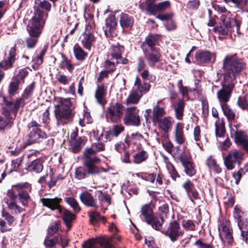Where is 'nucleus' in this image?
Segmentation results:
<instances>
[{"label":"nucleus","instance_id":"nucleus-1","mask_svg":"<svg viewBox=\"0 0 248 248\" xmlns=\"http://www.w3.org/2000/svg\"><path fill=\"white\" fill-rule=\"evenodd\" d=\"M246 65L236 55H227L223 60V79L222 88L218 91L217 97L220 106L227 105L234 87L235 79Z\"/></svg>","mask_w":248,"mask_h":248},{"label":"nucleus","instance_id":"nucleus-2","mask_svg":"<svg viewBox=\"0 0 248 248\" xmlns=\"http://www.w3.org/2000/svg\"><path fill=\"white\" fill-rule=\"evenodd\" d=\"M105 150V144L102 141L92 144L91 147L86 148L83 155V165L87 169L89 174H96L101 171V169L96 164L100 159L94 154Z\"/></svg>","mask_w":248,"mask_h":248},{"label":"nucleus","instance_id":"nucleus-3","mask_svg":"<svg viewBox=\"0 0 248 248\" xmlns=\"http://www.w3.org/2000/svg\"><path fill=\"white\" fill-rule=\"evenodd\" d=\"M71 103L69 99H61V103L56 107L54 114L58 126L66 124L68 120L73 115L70 109Z\"/></svg>","mask_w":248,"mask_h":248},{"label":"nucleus","instance_id":"nucleus-4","mask_svg":"<svg viewBox=\"0 0 248 248\" xmlns=\"http://www.w3.org/2000/svg\"><path fill=\"white\" fill-rule=\"evenodd\" d=\"M47 13L43 11L37 10L35 16L33 17L31 23L28 26V31L30 35L33 37H38L41 33V30L44 26L46 18L47 17Z\"/></svg>","mask_w":248,"mask_h":248},{"label":"nucleus","instance_id":"nucleus-5","mask_svg":"<svg viewBox=\"0 0 248 248\" xmlns=\"http://www.w3.org/2000/svg\"><path fill=\"white\" fill-rule=\"evenodd\" d=\"M243 155L244 153L241 151L235 149L231 150L224 158L225 166L229 170H233L234 168V163H237L238 166L240 165Z\"/></svg>","mask_w":248,"mask_h":248},{"label":"nucleus","instance_id":"nucleus-6","mask_svg":"<svg viewBox=\"0 0 248 248\" xmlns=\"http://www.w3.org/2000/svg\"><path fill=\"white\" fill-rule=\"evenodd\" d=\"M39 125L35 121H32L28 124V141L31 144L37 142L41 138L45 137V133L39 128Z\"/></svg>","mask_w":248,"mask_h":248},{"label":"nucleus","instance_id":"nucleus-7","mask_svg":"<svg viewBox=\"0 0 248 248\" xmlns=\"http://www.w3.org/2000/svg\"><path fill=\"white\" fill-rule=\"evenodd\" d=\"M117 239L120 240L119 236H117L111 238L103 237L100 238L98 242L100 244L102 248H112V244L114 243V239ZM97 241L96 240L91 239L85 242L82 245L83 248H95V245Z\"/></svg>","mask_w":248,"mask_h":248},{"label":"nucleus","instance_id":"nucleus-8","mask_svg":"<svg viewBox=\"0 0 248 248\" xmlns=\"http://www.w3.org/2000/svg\"><path fill=\"white\" fill-rule=\"evenodd\" d=\"M123 114V106L119 103H114L111 104L108 108L106 117L112 122H116L120 119Z\"/></svg>","mask_w":248,"mask_h":248},{"label":"nucleus","instance_id":"nucleus-9","mask_svg":"<svg viewBox=\"0 0 248 248\" xmlns=\"http://www.w3.org/2000/svg\"><path fill=\"white\" fill-rule=\"evenodd\" d=\"M143 51L150 67H154L155 64L160 61L161 55L157 48L144 49Z\"/></svg>","mask_w":248,"mask_h":248},{"label":"nucleus","instance_id":"nucleus-10","mask_svg":"<svg viewBox=\"0 0 248 248\" xmlns=\"http://www.w3.org/2000/svg\"><path fill=\"white\" fill-rule=\"evenodd\" d=\"M234 126L236 129H234L232 127L231 128V137L234 139L237 144L242 146L244 150L248 152V136L244 132L237 130L236 125Z\"/></svg>","mask_w":248,"mask_h":248},{"label":"nucleus","instance_id":"nucleus-11","mask_svg":"<svg viewBox=\"0 0 248 248\" xmlns=\"http://www.w3.org/2000/svg\"><path fill=\"white\" fill-rule=\"evenodd\" d=\"M163 233L168 236L171 241L174 242L179 236L183 234L184 232L179 223L176 221H173L170 223L168 229L164 231Z\"/></svg>","mask_w":248,"mask_h":248},{"label":"nucleus","instance_id":"nucleus-12","mask_svg":"<svg viewBox=\"0 0 248 248\" xmlns=\"http://www.w3.org/2000/svg\"><path fill=\"white\" fill-rule=\"evenodd\" d=\"M137 107L127 108L125 110V114L124 119V123L128 125L138 126L140 124L139 115L136 112Z\"/></svg>","mask_w":248,"mask_h":248},{"label":"nucleus","instance_id":"nucleus-13","mask_svg":"<svg viewBox=\"0 0 248 248\" xmlns=\"http://www.w3.org/2000/svg\"><path fill=\"white\" fill-rule=\"evenodd\" d=\"M124 46L119 44L112 45L111 49L108 55V58L111 60H116V62L118 63H126L127 60L122 57V54L124 52Z\"/></svg>","mask_w":248,"mask_h":248},{"label":"nucleus","instance_id":"nucleus-14","mask_svg":"<svg viewBox=\"0 0 248 248\" xmlns=\"http://www.w3.org/2000/svg\"><path fill=\"white\" fill-rule=\"evenodd\" d=\"M221 20V22L219 26L216 27L215 30L218 33L224 35L231 31L232 27L235 25V22L233 19L224 17L223 16H222Z\"/></svg>","mask_w":248,"mask_h":248},{"label":"nucleus","instance_id":"nucleus-15","mask_svg":"<svg viewBox=\"0 0 248 248\" xmlns=\"http://www.w3.org/2000/svg\"><path fill=\"white\" fill-rule=\"evenodd\" d=\"M15 117V113L10 112L4 108L2 115L0 116V129H3L11 127Z\"/></svg>","mask_w":248,"mask_h":248},{"label":"nucleus","instance_id":"nucleus-16","mask_svg":"<svg viewBox=\"0 0 248 248\" xmlns=\"http://www.w3.org/2000/svg\"><path fill=\"white\" fill-rule=\"evenodd\" d=\"M195 58L199 64H204L210 62L212 60L215 61L216 55L209 51H198L195 56Z\"/></svg>","mask_w":248,"mask_h":248},{"label":"nucleus","instance_id":"nucleus-17","mask_svg":"<svg viewBox=\"0 0 248 248\" xmlns=\"http://www.w3.org/2000/svg\"><path fill=\"white\" fill-rule=\"evenodd\" d=\"M42 204L51 210H58V212L62 207L60 205L62 199L60 198L55 197L54 198H42L41 199Z\"/></svg>","mask_w":248,"mask_h":248},{"label":"nucleus","instance_id":"nucleus-18","mask_svg":"<svg viewBox=\"0 0 248 248\" xmlns=\"http://www.w3.org/2000/svg\"><path fill=\"white\" fill-rule=\"evenodd\" d=\"M16 55L15 48L11 47L8 56L0 62V67L4 70L12 68L16 60Z\"/></svg>","mask_w":248,"mask_h":248},{"label":"nucleus","instance_id":"nucleus-19","mask_svg":"<svg viewBox=\"0 0 248 248\" xmlns=\"http://www.w3.org/2000/svg\"><path fill=\"white\" fill-rule=\"evenodd\" d=\"M117 22L115 16H109L106 20L105 26L103 27L105 34L107 37H112L117 27Z\"/></svg>","mask_w":248,"mask_h":248},{"label":"nucleus","instance_id":"nucleus-20","mask_svg":"<svg viewBox=\"0 0 248 248\" xmlns=\"http://www.w3.org/2000/svg\"><path fill=\"white\" fill-rule=\"evenodd\" d=\"M62 240V236L60 234H57L54 236L48 234L45 237L44 245L46 248H56L57 245H63Z\"/></svg>","mask_w":248,"mask_h":248},{"label":"nucleus","instance_id":"nucleus-21","mask_svg":"<svg viewBox=\"0 0 248 248\" xmlns=\"http://www.w3.org/2000/svg\"><path fill=\"white\" fill-rule=\"evenodd\" d=\"M180 160L184 168V171L186 175L192 176L196 174V170L193 163L185 155L180 157Z\"/></svg>","mask_w":248,"mask_h":248},{"label":"nucleus","instance_id":"nucleus-22","mask_svg":"<svg viewBox=\"0 0 248 248\" xmlns=\"http://www.w3.org/2000/svg\"><path fill=\"white\" fill-rule=\"evenodd\" d=\"M79 198L85 205L95 209L98 207L96 199L89 192L86 191L80 193Z\"/></svg>","mask_w":248,"mask_h":248},{"label":"nucleus","instance_id":"nucleus-23","mask_svg":"<svg viewBox=\"0 0 248 248\" xmlns=\"http://www.w3.org/2000/svg\"><path fill=\"white\" fill-rule=\"evenodd\" d=\"M94 41L95 37L93 34L87 28L81 37V42L82 45L86 49L90 50Z\"/></svg>","mask_w":248,"mask_h":248},{"label":"nucleus","instance_id":"nucleus-24","mask_svg":"<svg viewBox=\"0 0 248 248\" xmlns=\"http://www.w3.org/2000/svg\"><path fill=\"white\" fill-rule=\"evenodd\" d=\"M140 217L146 223H150L155 215L150 204L143 205L140 209Z\"/></svg>","mask_w":248,"mask_h":248},{"label":"nucleus","instance_id":"nucleus-25","mask_svg":"<svg viewBox=\"0 0 248 248\" xmlns=\"http://www.w3.org/2000/svg\"><path fill=\"white\" fill-rule=\"evenodd\" d=\"M157 123H158V128L164 131L165 134H166L171 130L174 123V121L172 118L167 117L160 119L157 122ZM165 136L167 137V135H165Z\"/></svg>","mask_w":248,"mask_h":248},{"label":"nucleus","instance_id":"nucleus-26","mask_svg":"<svg viewBox=\"0 0 248 248\" xmlns=\"http://www.w3.org/2000/svg\"><path fill=\"white\" fill-rule=\"evenodd\" d=\"M59 214L63 219L66 226L70 228L72 226L73 221L75 219V215L63 207L60 210Z\"/></svg>","mask_w":248,"mask_h":248},{"label":"nucleus","instance_id":"nucleus-27","mask_svg":"<svg viewBox=\"0 0 248 248\" xmlns=\"http://www.w3.org/2000/svg\"><path fill=\"white\" fill-rule=\"evenodd\" d=\"M219 231V236L223 240H225L228 243H231L232 241V229L230 228L227 224H222L221 230Z\"/></svg>","mask_w":248,"mask_h":248},{"label":"nucleus","instance_id":"nucleus-28","mask_svg":"<svg viewBox=\"0 0 248 248\" xmlns=\"http://www.w3.org/2000/svg\"><path fill=\"white\" fill-rule=\"evenodd\" d=\"M150 88V85L149 83L146 82H141L140 78L137 77L136 78L135 82H134V87L133 89L138 91L139 93H141L142 95L146 93L149 91Z\"/></svg>","mask_w":248,"mask_h":248},{"label":"nucleus","instance_id":"nucleus-29","mask_svg":"<svg viewBox=\"0 0 248 248\" xmlns=\"http://www.w3.org/2000/svg\"><path fill=\"white\" fill-rule=\"evenodd\" d=\"M3 98L6 105L5 108L9 110L10 112L14 113L15 111H16L19 107L23 106L24 104V100L21 98H18L15 103L5 100V97H3Z\"/></svg>","mask_w":248,"mask_h":248},{"label":"nucleus","instance_id":"nucleus-30","mask_svg":"<svg viewBox=\"0 0 248 248\" xmlns=\"http://www.w3.org/2000/svg\"><path fill=\"white\" fill-rule=\"evenodd\" d=\"M106 92L103 84L97 86L95 91V96L98 103L102 105H104L106 103L105 97Z\"/></svg>","mask_w":248,"mask_h":248},{"label":"nucleus","instance_id":"nucleus-31","mask_svg":"<svg viewBox=\"0 0 248 248\" xmlns=\"http://www.w3.org/2000/svg\"><path fill=\"white\" fill-rule=\"evenodd\" d=\"M92 132L93 137L97 140L102 141L103 142L110 141L113 137L110 130L109 131H103L99 136L98 135V131L93 130Z\"/></svg>","mask_w":248,"mask_h":248},{"label":"nucleus","instance_id":"nucleus-32","mask_svg":"<svg viewBox=\"0 0 248 248\" xmlns=\"http://www.w3.org/2000/svg\"><path fill=\"white\" fill-rule=\"evenodd\" d=\"M175 140L179 144H183L185 140L183 133V125L180 123H178L175 126Z\"/></svg>","mask_w":248,"mask_h":248},{"label":"nucleus","instance_id":"nucleus-33","mask_svg":"<svg viewBox=\"0 0 248 248\" xmlns=\"http://www.w3.org/2000/svg\"><path fill=\"white\" fill-rule=\"evenodd\" d=\"M159 103V101H158L157 105L154 107L153 109V121L154 123H157L166 114L164 108L158 106Z\"/></svg>","mask_w":248,"mask_h":248},{"label":"nucleus","instance_id":"nucleus-34","mask_svg":"<svg viewBox=\"0 0 248 248\" xmlns=\"http://www.w3.org/2000/svg\"><path fill=\"white\" fill-rule=\"evenodd\" d=\"M185 105L184 101L183 99H180L173 107L175 117L178 120L183 119Z\"/></svg>","mask_w":248,"mask_h":248},{"label":"nucleus","instance_id":"nucleus-35","mask_svg":"<svg viewBox=\"0 0 248 248\" xmlns=\"http://www.w3.org/2000/svg\"><path fill=\"white\" fill-rule=\"evenodd\" d=\"M142 96L141 93H139L138 91H136L133 89L126 99V105H128L129 104L138 103Z\"/></svg>","mask_w":248,"mask_h":248},{"label":"nucleus","instance_id":"nucleus-36","mask_svg":"<svg viewBox=\"0 0 248 248\" xmlns=\"http://www.w3.org/2000/svg\"><path fill=\"white\" fill-rule=\"evenodd\" d=\"M43 169V161L41 159H37L32 161L28 166L29 171L38 173L41 172Z\"/></svg>","mask_w":248,"mask_h":248},{"label":"nucleus","instance_id":"nucleus-37","mask_svg":"<svg viewBox=\"0 0 248 248\" xmlns=\"http://www.w3.org/2000/svg\"><path fill=\"white\" fill-rule=\"evenodd\" d=\"M120 22L122 28H129L133 26L134 19L127 14L122 13L120 15Z\"/></svg>","mask_w":248,"mask_h":248},{"label":"nucleus","instance_id":"nucleus-38","mask_svg":"<svg viewBox=\"0 0 248 248\" xmlns=\"http://www.w3.org/2000/svg\"><path fill=\"white\" fill-rule=\"evenodd\" d=\"M90 217V222L93 225H96L99 221H101L103 223L106 222L104 217H101L99 214L95 210L88 212Z\"/></svg>","mask_w":248,"mask_h":248},{"label":"nucleus","instance_id":"nucleus-39","mask_svg":"<svg viewBox=\"0 0 248 248\" xmlns=\"http://www.w3.org/2000/svg\"><path fill=\"white\" fill-rule=\"evenodd\" d=\"M224 115L230 122H234L236 120V114L234 111L227 104L221 106Z\"/></svg>","mask_w":248,"mask_h":248},{"label":"nucleus","instance_id":"nucleus-40","mask_svg":"<svg viewBox=\"0 0 248 248\" xmlns=\"http://www.w3.org/2000/svg\"><path fill=\"white\" fill-rule=\"evenodd\" d=\"M143 138L142 135L139 132L127 134L124 140L126 144L129 145L130 143H136L138 141L141 140Z\"/></svg>","mask_w":248,"mask_h":248},{"label":"nucleus","instance_id":"nucleus-41","mask_svg":"<svg viewBox=\"0 0 248 248\" xmlns=\"http://www.w3.org/2000/svg\"><path fill=\"white\" fill-rule=\"evenodd\" d=\"M34 3L35 6L34 7L35 10L36 11L37 10H39V8H41L44 10H45L47 12H49L51 9V3L46 0H35ZM40 10H41L40 9Z\"/></svg>","mask_w":248,"mask_h":248},{"label":"nucleus","instance_id":"nucleus-42","mask_svg":"<svg viewBox=\"0 0 248 248\" xmlns=\"http://www.w3.org/2000/svg\"><path fill=\"white\" fill-rule=\"evenodd\" d=\"M149 154L147 151L141 150L139 151L134 155V163L140 164L145 161L148 158Z\"/></svg>","mask_w":248,"mask_h":248},{"label":"nucleus","instance_id":"nucleus-43","mask_svg":"<svg viewBox=\"0 0 248 248\" xmlns=\"http://www.w3.org/2000/svg\"><path fill=\"white\" fill-rule=\"evenodd\" d=\"M157 41V36L151 35L146 38L145 42L143 44L142 49H149V48H155V45Z\"/></svg>","mask_w":248,"mask_h":248},{"label":"nucleus","instance_id":"nucleus-44","mask_svg":"<svg viewBox=\"0 0 248 248\" xmlns=\"http://www.w3.org/2000/svg\"><path fill=\"white\" fill-rule=\"evenodd\" d=\"M20 83L18 79H15L14 78L13 79L8 87V93L9 95L13 96L17 93Z\"/></svg>","mask_w":248,"mask_h":248},{"label":"nucleus","instance_id":"nucleus-45","mask_svg":"<svg viewBox=\"0 0 248 248\" xmlns=\"http://www.w3.org/2000/svg\"><path fill=\"white\" fill-rule=\"evenodd\" d=\"M18 199L22 205L26 206L31 201L30 196L26 190L19 191L17 194Z\"/></svg>","mask_w":248,"mask_h":248},{"label":"nucleus","instance_id":"nucleus-46","mask_svg":"<svg viewBox=\"0 0 248 248\" xmlns=\"http://www.w3.org/2000/svg\"><path fill=\"white\" fill-rule=\"evenodd\" d=\"M6 204L8 208L13 214H20L23 210L21 207L17 205L16 202H13V201H7Z\"/></svg>","mask_w":248,"mask_h":248},{"label":"nucleus","instance_id":"nucleus-47","mask_svg":"<svg viewBox=\"0 0 248 248\" xmlns=\"http://www.w3.org/2000/svg\"><path fill=\"white\" fill-rule=\"evenodd\" d=\"M64 201L73 208L75 212L78 213L81 210L78 202L73 197H66L64 198Z\"/></svg>","mask_w":248,"mask_h":248},{"label":"nucleus","instance_id":"nucleus-48","mask_svg":"<svg viewBox=\"0 0 248 248\" xmlns=\"http://www.w3.org/2000/svg\"><path fill=\"white\" fill-rule=\"evenodd\" d=\"M73 51L76 59L79 61L84 60L87 56V54L78 45L74 46Z\"/></svg>","mask_w":248,"mask_h":248},{"label":"nucleus","instance_id":"nucleus-49","mask_svg":"<svg viewBox=\"0 0 248 248\" xmlns=\"http://www.w3.org/2000/svg\"><path fill=\"white\" fill-rule=\"evenodd\" d=\"M215 126L216 136L219 137H223L225 133L224 122L223 120L216 121Z\"/></svg>","mask_w":248,"mask_h":248},{"label":"nucleus","instance_id":"nucleus-50","mask_svg":"<svg viewBox=\"0 0 248 248\" xmlns=\"http://www.w3.org/2000/svg\"><path fill=\"white\" fill-rule=\"evenodd\" d=\"M97 196L98 200L101 204L107 203L108 205L110 204V198L107 193H103L101 191L97 190L95 192Z\"/></svg>","mask_w":248,"mask_h":248},{"label":"nucleus","instance_id":"nucleus-51","mask_svg":"<svg viewBox=\"0 0 248 248\" xmlns=\"http://www.w3.org/2000/svg\"><path fill=\"white\" fill-rule=\"evenodd\" d=\"M163 221V219L161 217H155L154 215L151 222L147 223L151 225L152 227L155 230H159L162 228Z\"/></svg>","mask_w":248,"mask_h":248},{"label":"nucleus","instance_id":"nucleus-52","mask_svg":"<svg viewBox=\"0 0 248 248\" xmlns=\"http://www.w3.org/2000/svg\"><path fill=\"white\" fill-rule=\"evenodd\" d=\"M85 144V138L79 137L73 141L72 149L74 153L78 152Z\"/></svg>","mask_w":248,"mask_h":248},{"label":"nucleus","instance_id":"nucleus-53","mask_svg":"<svg viewBox=\"0 0 248 248\" xmlns=\"http://www.w3.org/2000/svg\"><path fill=\"white\" fill-rule=\"evenodd\" d=\"M124 130V127L122 124H114L110 129L113 136L115 137H117Z\"/></svg>","mask_w":248,"mask_h":248},{"label":"nucleus","instance_id":"nucleus-54","mask_svg":"<svg viewBox=\"0 0 248 248\" xmlns=\"http://www.w3.org/2000/svg\"><path fill=\"white\" fill-rule=\"evenodd\" d=\"M28 74V71L27 70V68L21 69L18 71V73L14 78L15 79H18L20 83H24V78Z\"/></svg>","mask_w":248,"mask_h":248},{"label":"nucleus","instance_id":"nucleus-55","mask_svg":"<svg viewBox=\"0 0 248 248\" xmlns=\"http://www.w3.org/2000/svg\"><path fill=\"white\" fill-rule=\"evenodd\" d=\"M34 89V82H32L27 86L24 90L22 97L24 98L29 99L32 94Z\"/></svg>","mask_w":248,"mask_h":248},{"label":"nucleus","instance_id":"nucleus-56","mask_svg":"<svg viewBox=\"0 0 248 248\" xmlns=\"http://www.w3.org/2000/svg\"><path fill=\"white\" fill-rule=\"evenodd\" d=\"M182 226L187 231H194L196 225L191 220H184L182 222Z\"/></svg>","mask_w":248,"mask_h":248},{"label":"nucleus","instance_id":"nucleus-57","mask_svg":"<svg viewBox=\"0 0 248 248\" xmlns=\"http://www.w3.org/2000/svg\"><path fill=\"white\" fill-rule=\"evenodd\" d=\"M233 216L237 221L246 217L245 214L237 206L234 209Z\"/></svg>","mask_w":248,"mask_h":248},{"label":"nucleus","instance_id":"nucleus-58","mask_svg":"<svg viewBox=\"0 0 248 248\" xmlns=\"http://www.w3.org/2000/svg\"><path fill=\"white\" fill-rule=\"evenodd\" d=\"M84 167H85L84 166ZM85 170L81 167L78 168L76 170L75 175L76 177L78 179H83L86 175V172H88L86 168ZM88 173V172H87Z\"/></svg>","mask_w":248,"mask_h":248},{"label":"nucleus","instance_id":"nucleus-59","mask_svg":"<svg viewBox=\"0 0 248 248\" xmlns=\"http://www.w3.org/2000/svg\"><path fill=\"white\" fill-rule=\"evenodd\" d=\"M237 104L241 109H247L248 107V102L246 97H239L238 99Z\"/></svg>","mask_w":248,"mask_h":248},{"label":"nucleus","instance_id":"nucleus-60","mask_svg":"<svg viewBox=\"0 0 248 248\" xmlns=\"http://www.w3.org/2000/svg\"><path fill=\"white\" fill-rule=\"evenodd\" d=\"M145 9L150 15H155L156 11H157L156 5H153L151 3H147L146 4Z\"/></svg>","mask_w":248,"mask_h":248},{"label":"nucleus","instance_id":"nucleus-61","mask_svg":"<svg viewBox=\"0 0 248 248\" xmlns=\"http://www.w3.org/2000/svg\"><path fill=\"white\" fill-rule=\"evenodd\" d=\"M187 195L190 200L195 204L194 201L199 199V193L197 190L195 188L193 190L187 193Z\"/></svg>","mask_w":248,"mask_h":248},{"label":"nucleus","instance_id":"nucleus-62","mask_svg":"<svg viewBox=\"0 0 248 248\" xmlns=\"http://www.w3.org/2000/svg\"><path fill=\"white\" fill-rule=\"evenodd\" d=\"M60 223L56 221L53 223L48 231V234L53 235L54 233H56L59 229Z\"/></svg>","mask_w":248,"mask_h":248},{"label":"nucleus","instance_id":"nucleus-63","mask_svg":"<svg viewBox=\"0 0 248 248\" xmlns=\"http://www.w3.org/2000/svg\"><path fill=\"white\" fill-rule=\"evenodd\" d=\"M23 158L22 156H21L12 161V166L13 170L16 171L20 168L23 161Z\"/></svg>","mask_w":248,"mask_h":248},{"label":"nucleus","instance_id":"nucleus-64","mask_svg":"<svg viewBox=\"0 0 248 248\" xmlns=\"http://www.w3.org/2000/svg\"><path fill=\"white\" fill-rule=\"evenodd\" d=\"M183 187L185 189L186 193L194 189L195 186L194 184L190 180H187L183 184Z\"/></svg>","mask_w":248,"mask_h":248}]
</instances>
